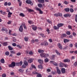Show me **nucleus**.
Wrapping results in <instances>:
<instances>
[{
  "mask_svg": "<svg viewBox=\"0 0 77 77\" xmlns=\"http://www.w3.org/2000/svg\"><path fill=\"white\" fill-rule=\"evenodd\" d=\"M9 66L10 68H14V66H15V62H12L11 64L9 65Z\"/></svg>",
  "mask_w": 77,
  "mask_h": 77,
  "instance_id": "f257e3e1",
  "label": "nucleus"
},
{
  "mask_svg": "<svg viewBox=\"0 0 77 77\" xmlns=\"http://www.w3.org/2000/svg\"><path fill=\"white\" fill-rule=\"evenodd\" d=\"M26 2V3H27V4H30L31 5H33V4L30 0H27Z\"/></svg>",
  "mask_w": 77,
  "mask_h": 77,
  "instance_id": "f03ea898",
  "label": "nucleus"
},
{
  "mask_svg": "<svg viewBox=\"0 0 77 77\" xmlns=\"http://www.w3.org/2000/svg\"><path fill=\"white\" fill-rule=\"evenodd\" d=\"M40 56L42 57H47V54L44 53H42L40 54Z\"/></svg>",
  "mask_w": 77,
  "mask_h": 77,
  "instance_id": "7ed1b4c3",
  "label": "nucleus"
},
{
  "mask_svg": "<svg viewBox=\"0 0 77 77\" xmlns=\"http://www.w3.org/2000/svg\"><path fill=\"white\" fill-rule=\"evenodd\" d=\"M56 69H57V73L58 74H60L61 73V71H60V69H59V67H56Z\"/></svg>",
  "mask_w": 77,
  "mask_h": 77,
  "instance_id": "20e7f679",
  "label": "nucleus"
},
{
  "mask_svg": "<svg viewBox=\"0 0 77 77\" xmlns=\"http://www.w3.org/2000/svg\"><path fill=\"white\" fill-rule=\"evenodd\" d=\"M57 45L58 46L59 48L60 49V50L62 49V45L60 43H58L57 44Z\"/></svg>",
  "mask_w": 77,
  "mask_h": 77,
  "instance_id": "39448f33",
  "label": "nucleus"
},
{
  "mask_svg": "<svg viewBox=\"0 0 77 77\" xmlns=\"http://www.w3.org/2000/svg\"><path fill=\"white\" fill-rule=\"evenodd\" d=\"M63 23H59L57 25V26L58 27V28L59 29V27L63 26Z\"/></svg>",
  "mask_w": 77,
  "mask_h": 77,
  "instance_id": "423d86ee",
  "label": "nucleus"
},
{
  "mask_svg": "<svg viewBox=\"0 0 77 77\" xmlns=\"http://www.w3.org/2000/svg\"><path fill=\"white\" fill-rule=\"evenodd\" d=\"M24 64L26 66H27L29 65V64H28V62L26 61H24Z\"/></svg>",
  "mask_w": 77,
  "mask_h": 77,
  "instance_id": "0eeeda50",
  "label": "nucleus"
},
{
  "mask_svg": "<svg viewBox=\"0 0 77 77\" xmlns=\"http://www.w3.org/2000/svg\"><path fill=\"white\" fill-rule=\"evenodd\" d=\"M59 65L60 67H63V66H64V64L62 63L61 62L59 63Z\"/></svg>",
  "mask_w": 77,
  "mask_h": 77,
  "instance_id": "6e6552de",
  "label": "nucleus"
},
{
  "mask_svg": "<svg viewBox=\"0 0 77 77\" xmlns=\"http://www.w3.org/2000/svg\"><path fill=\"white\" fill-rule=\"evenodd\" d=\"M23 26L22 25H21L20 27V32H23Z\"/></svg>",
  "mask_w": 77,
  "mask_h": 77,
  "instance_id": "1a4fd4ad",
  "label": "nucleus"
},
{
  "mask_svg": "<svg viewBox=\"0 0 77 77\" xmlns=\"http://www.w3.org/2000/svg\"><path fill=\"white\" fill-rule=\"evenodd\" d=\"M32 28L34 30H36V29H37V28L36 26H35L33 25H32Z\"/></svg>",
  "mask_w": 77,
  "mask_h": 77,
  "instance_id": "9d476101",
  "label": "nucleus"
},
{
  "mask_svg": "<svg viewBox=\"0 0 77 77\" xmlns=\"http://www.w3.org/2000/svg\"><path fill=\"white\" fill-rule=\"evenodd\" d=\"M38 2L40 3H44L45 0H37Z\"/></svg>",
  "mask_w": 77,
  "mask_h": 77,
  "instance_id": "9b49d317",
  "label": "nucleus"
},
{
  "mask_svg": "<svg viewBox=\"0 0 77 77\" xmlns=\"http://www.w3.org/2000/svg\"><path fill=\"white\" fill-rule=\"evenodd\" d=\"M50 62L51 63H52L53 64H54L55 66H57V63H54V62L52 61H50Z\"/></svg>",
  "mask_w": 77,
  "mask_h": 77,
  "instance_id": "f8f14e48",
  "label": "nucleus"
},
{
  "mask_svg": "<svg viewBox=\"0 0 77 77\" xmlns=\"http://www.w3.org/2000/svg\"><path fill=\"white\" fill-rule=\"evenodd\" d=\"M71 15L69 14H65L64 15V17H71Z\"/></svg>",
  "mask_w": 77,
  "mask_h": 77,
  "instance_id": "ddd939ff",
  "label": "nucleus"
},
{
  "mask_svg": "<svg viewBox=\"0 0 77 77\" xmlns=\"http://www.w3.org/2000/svg\"><path fill=\"white\" fill-rule=\"evenodd\" d=\"M12 13H11L10 12H9L8 14V17L10 18L11 17V15H12Z\"/></svg>",
  "mask_w": 77,
  "mask_h": 77,
  "instance_id": "4468645a",
  "label": "nucleus"
},
{
  "mask_svg": "<svg viewBox=\"0 0 77 77\" xmlns=\"http://www.w3.org/2000/svg\"><path fill=\"white\" fill-rule=\"evenodd\" d=\"M28 63H32V62H33V59H32V58H30V59H29L28 60Z\"/></svg>",
  "mask_w": 77,
  "mask_h": 77,
  "instance_id": "2eb2a0df",
  "label": "nucleus"
},
{
  "mask_svg": "<svg viewBox=\"0 0 77 77\" xmlns=\"http://www.w3.org/2000/svg\"><path fill=\"white\" fill-rule=\"evenodd\" d=\"M64 62H69L70 60L68 59H66L64 60Z\"/></svg>",
  "mask_w": 77,
  "mask_h": 77,
  "instance_id": "dca6fc26",
  "label": "nucleus"
},
{
  "mask_svg": "<svg viewBox=\"0 0 77 77\" xmlns=\"http://www.w3.org/2000/svg\"><path fill=\"white\" fill-rule=\"evenodd\" d=\"M8 48L9 50H13V48L11 47V46H8Z\"/></svg>",
  "mask_w": 77,
  "mask_h": 77,
  "instance_id": "f3484780",
  "label": "nucleus"
},
{
  "mask_svg": "<svg viewBox=\"0 0 77 77\" xmlns=\"http://www.w3.org/2000/svg\"><path fill=\"white\" fill-rule=\"evenodd\" d=\"M38 61L40 63H43V60L41 59H39L38 60Z\"/></svg>",
  "mask_w": 77,
  "mask_h": 77,
  "instance_id": "a211bd4d",
  "label": "nucleus"
},
{
  "mask_svg": "<svg viewBox=\"0 0 77 77\" xmlns=\"http://www.w3.org/2000/svg\"><path fill=\"white\" fill-rule=\"evenodd\" d=\"M20 17H25V15L23 13H20Z\"/></svg>",
  "mask_w": 77,
  "mask_h": 77,
  "instance_id": "6ab92c4d",
  "label": "nucleus"
},
{
  "mask_svg": "<svg viewBox=\"0 0 77 77\" xmlns=\"http://www.w3.org/2000/svg\"><path fill=\"white\" fill-rule=\"evenodd\" d=\"M54 28L55 30H58L59 29V27L58 26L57 27L56 26H54Z\"/></svg>",
  "mask_w": 77,
  "mask_h": 77,
  "instance_id": "aec40b11",
  "label": "nucleus"
},
{
  "mask_svg": "<svg viewBox=\"0 0 77 77\" xmlns=\"http://www.w3.org/2000/svg\"><path fill=\"white\" fill-rule=\"evenodd\" d=\"M61 72L62 73H65V69L63 68L61 69Z\"/></svg>",
  "mask_w": 77,
  "mask_h": 77,
  "instance_id": "412c9836",
  "label": "nucleus"
},
{
  "mask_svg": "<svg viewBox=\"0 0 77 77\" xmlns=\"http://www.w3.org/2000/svg\"><path fill=\"white\" fill-rule=\"evenodd\" d=\"M27 10L28 11V12H34V11L33 10L31 9H28Z\"/></svg>",
  "mask_w": 77,
  "mask_h": 77,
  "instance_id": "4be33fe9",
  "label": "nucleus"
},
{
  "mask_svg": "<svg viewBox=\"0 0 77 77\" xmlns=\"http://www.w3.org/2000/svg\"><path fill=\"white\" fill-rule=\"evenodd\" d=\"M0 62L2 63H5V60H4V59H2L0 60Z\"/></svg>",
  "mask_w": 77,
  "mask_h": 77,
  "instance_id": "5701e85b",
  "label": "nucleus"
},
{
  "mask_svg": "<svg viewBox=\"0 0 77 77\" xmlns=\"http://www.w3.org/2000/svg\"><path fill=\"white\" fill-rule=\"evenodd\" d=\"M38 67L40 69H42V68H43V67L41 65H38Z\"/></svg>",
  "mask_w": 77,
  "mask_h": 77,
  "instance_id": "b1692460",
  "label": "nucleus"
},
{
  "mask_svg": "<svg viewBox=\"0 0 77 77\" xmlns=\"http://www.w3.org/2000/svg\"><path fill=\"white\" fill-rule=\"evenodd\" d=\"M38 52L39 53H43L44 52V51L42 50H41L40 49H39L38 51Z\"/></svg>",
  "mask_w": 77,
  "mask_h": 77,
  "instance_id": "393cba45",
  "label": "nucleus"
},
{
  "mask_svg": "<svg viewBox=\"0 0 77 77\" xmlns=\"http://www.w3.org/2000/svg\"><path fill=\"white\" fill-rule=\"evenodd\" d=\"M69 40L67 39H64V43L68 42H69Z\"/></svg>",
  "mask_w": 77,
  "mask_h": 77,
  "instance_id": "a878e982",
  "label": "nucleus"
},
{
  "mask_svg": "<svg viewBox=\"0 0 77 77\" xmlns=\"http://www.w3.org/2000/svg\"><path fill=\"white\" fill-rule=\"evenodd\" d=\"M5 54L6 56H9V52L8 51L6 52L5 53Z\"/></svg>",
  "mask_w": 77,
  "mask_h": 77,
  "instance_id": "bb28decb",
  "label": "nucleus"
},
{
  "mask_svg": "<svg viewBox=\"0 0 77 77\" xmlns=\"http://www.w3.org/2000/svg\"><path fill=\"white\" fill-rule=\"evenodd\" d=\"M64 11L66 12H69V8H66L64 9Z\"/></svg>",
  "mask_w": 77,
  "mask_h": 77,
  "instance_id": "cd10ccee",
  "label": "nucleus"
},
{
  "mask_svg": "<svg viewBox=\"0 0 77 77\" xmlns=\"http://www.w3.org/2000/svg\"><path fill=\"white\" fill-rule=\"evenodd\" d=\"M38 6L39 7V8H42V4H38Z\"/></svg>",
  "mask_w": 77,
  "mask_h": 77,
  "instance_id": "c85d7f7f",
  "label": "nucleus"
},
{
  "mask_svg": "<svg viewBox=\"0 0 77 77\" xmlns=\"http://www.w3.org/2000/svg\"><path fill=\"white\" fill-rule=\"evenodd\" d=\"M28 23L30 24H33V22L32 21V20H29L28 21Z\"/></svg>",
  "mask_w": 77,
  "mask_h": 77,
  "instance_id": "c756f323",
  "label": "nucleus"
},
{
  "mask_svg": "<svg viewBox=\"0 0 77 77\" xmlns=\"http://www.w3.org/2000/svg\"><path fill=\"white\" fill-rule=\"evenodd\" d=\"M24 40L25 41L27 42V41H28V37H25L24 38Z\"/></svg>",
  "mask_w": 77,
  "mask_h": 77,
  "instance_id": "7c9ffc66",
  "label": "nucleus"
},
{
  "mask_svg": "<svg viewBox=\"0 0 77 77\" xmlns=\"http://www.w3.org/2000/svg\"><path fill=\"white\" fill-rule=\"evenodd\" d=\"M12 45L13 47H16V46H17V44L15 43H12Z\"/></svg>",
  "mask_w": 77,
  "mask_h": 77,
  "instance_id": "2f4dec72",
  "label": "nucleus"
},
{
  "mask_svg": "<svg viewBox=\"0 0 77 77\" xmlns=\"http://www.w3.org/2000/svg\"><path fill=\"white\" fill-rule=\"evenodd\" d=\"M10 52L11 53V54H15L16 53L15 51H10Z\"/></svg>",
  "mask_w": 77,
  "mask_h": 77,
  "instance_id": "473e14b6",
  "label": "nucleus"
},
{
  "mask_svg": "<svg viewBox=\"0 0 77 77\" xmlns=\"http://www.w3.org/2000/svg\"><path fill=\"white\" fill-rule=\"evenodd\" d=\"M4 46H6V45H8V44L7 43V42H4L3 44Z\"/></svg>",
  "mask_w": 77,
  "mask_h": 77,
  "instance_id": "72a5a7b5",
  "label": "nucleus"
},
{
  "mask_svg": "<svg viewBox=\"0 0 77 77\" xmlns=\"http://www.w3.org/2000/svg\"><path fill=\"white\" fill-rule=\"evenodd\" d=\"M0 12L3 15H5V12H3V11L2 10H1Z\"/></svg>",
  "mask_w": 77,
  "mask_h": 77,
  "instance_id": "f704fd0d",
  "label": "nucleus"
},
{
  "mask_svg": "<svg viewBox=\"0 0 77 77\" xmlns=\"http://www.w3.org/2000/svg\"><path fill=\"white\" fill-rule=\"evenodd\" d=\"M48 43L47 42H44V45H45V46L47 45H48Z\"/></svg>",
  "mask_w": 77,
  "mask_h": 77,
  "instance_id": "c9c22d12",
  "label": "nucleus"
},
{
  "mask_svg": "<svg viewBox=\"0 0 77 77\" xmlns=\"http://www.w3.org/2000/svg\"><path fill=\"white\" fill-rule=\"evenodd\" d=\"M64 3L65 5H68V3H69V2H68L66 1H65L64 2Z\"/></svg>",
  "mask_w": 77,
  "mask_h": 77,
  "instance_id": "e433bc0d",
  "label": "nucleus"
},
{
  "mask_svg": "<svg viewBox=\"0 0 77 77\" xmlns=\"http://www.w3.org/2000/svg\"><path fill=\"white\" fill-rule=\"evenodd\" d=\"M55 52L58 55H60V53L57 50L55 51Z\"/></svg>",
  "mask_w": 77,
  "mask_h": 77,
  "instance_id": "4c0bfd02",
  "label": "nucleus"
},
{
  "mask_svg": "<svg viewBox=\"0 0 77 77\" xmlns=\"http://www.w3.org/2000/svg\"><path fill=\"white\" fill-rule=\"evenodd\" d=\"M66 34H67L68 35H69L71 34V32H70V31H67L66 32Z\"/></svg>",
  "mask_w": 77,
  "mask_h": 77,
  "instance_id": "58836bf2",
  "label": "nucleus"
},
{
  "mask_svg": "<svg viewBox=\"0 0 77 77\" xmlns=\"http://www.w3.org/2000/svg\"><path fill=\"white\" fill-rule=\"evenodd\" d=\"M45 62H48L49 60H48V59L46 58L45 59Z\"/></svg>",
  "mask_w": 77,
  "mask_h": 77,
  "instance_id": "ea45409f",
  "label": "nucleus"
},
{
  "mask_svg": "<svg viewBox=\"0 0 77 77\" xmlns=\"http://www.w3.org/2000/svg\"><path fill=\"white\" fill-rule=\"evenodd\" d=\"M31 66H32V68H34V69H36V66H35L33 65H31Z\"/></svg>",
  "mask_w": 77,
  "mask_h": 77,
  "instance_id": "a19ab883",
  "label": "nucleus"
},
{
  "mask_svg": "<svg viewBox=\"0 0 77 77\" xmlns=\"http://www.w3.org/2000/svg\"><path fill=\"white\" fill-rule=\"evenodd\" d=\"M62 14L60 13H58V16H60V17H62Z\"/></svg>",
  "mask_w": 77,
  "mask_h": 77,
  "instance_id": "79ce46f5",
  "label": "nucleus"
},
{
  "mask_svg": "<svg viewBox=\"0 0 77 77\" xmlns=\"http://www.w3.org/2000/svg\"><path fill=\"white\" fill-rule=\"evenodd\" d=\"M55 57V55H53L51 57V59H54Z\"/></svg>",
  "mask_w": 77,
  "mask_h": 77,
  "instance_id": "37998d69",
  "label": "nucleus"
},
{
  "mask_svg": "<svg viewBox=\"0 0 77 77\" xmlns=\"http://www.w3.org/2000/svg\"><path fill=\"white\" fill-rule=\"evenodd\" d=\"M70 11L71 12H72H72H74V10L72 8H70Z\"/></svg>",
  "mask_w": 77,
  "mask_h": 77,
  "instance_id": "c03bdc74",
  "label": "nucleus"
},
{
  "mask_svg": "<svg viewBox=\"0 0 77 77\" xmlns=\"http://www.w3.org/2000/svg\"><path fill=\"white\" fill-rule=\"evenodd\" d=\"M37 77H42V76H41V74H38L37 75Z\"/></svg>",
  "mask_w": 77,
  "mask_h": 77,
  "instance_id": "a18cd8bd",
  "label": "nucleus"
},
{
  "mask_svg": "<svg viewBox=\"0 0 77 77\" xmlns=\"http://www.w3.org/2000/svg\"><path fill=\"white\" fill-rule=\"evenodd\" d=\"M66 36V35L65 34H63L62 35V37H65V36Z\"/></svg>",
  "mask_w": 77,
  "mask_h": 77,
  "instance_id": "49530a36",
  "label": "nucleus"
},
{
  "mask_svg": "<svg viewBox=\"0 0 77 77\" xmlns=\"http://www.w3.org/2000/svg\"><path fill=\"white\" fill-rule=\"evenodd\" d=\"M36 10H37V11H40L41 10L40 8H36Z\"/></svg>",
  "mask_w": 77,
  "mask_h": 77,
  "instance_id": "de8ad7c7",
  "label": "nucleus"
},
{
  "mask_svg": "<svg viewBox=\"0 0 77 77\" xmlns=\"http://www.w3.org/2000/svg\"><path fill=\"white\" fill-rule=\"evenodd\" d=\"M33 54V53L32 51H30L29 52V54H30L31 55H32Z\"/></svg>",
  "mask_w": 77,
  "mask_h": 77,
  "instance_id": "09e8293b",
  "label": "nucleus"
},
{
  "mask_svg": "<svg viewBox=\"0 0 77 77\" xmlns=\"http://www.w3.org/2000/svg\"><path fill=\"white\" fill-rule=\"evenodd\" d=\"M26 65H23L22 66V67L23 68H26Z\"/></svg>",
  "mask_w": 77,
  "mask_h": 77,
  "instance_id": "8fccbe9b",
  "label": "nucleus"
},
{
  "mask_svg": "<svg viewBox=\"0 0 77 77\" xmlns=\"http://www.w3.org/2000/svg\"><path fill=\"white\" fill-rule=\"evenodd\" d=\"M6 74L4 73L2 75V77H6Z\"/></svg>",
  "mask_w": 77,
  "mask_h": 77,
  "instance_id": "3c124183",
  "label": "nucleus"
},
{
  "mask_svg": "<svg viewBox=\"0 0 77 77\" xmlns=\"http://www.w3.org/2000/svg\"><path fill=\"white\" fill-rule=\"evenodd\" d=\"M22 64H23V61H21L20 62V66H21V65H22Z\"/></svg>",
  "mask_w": 77,
  "mask_h": 77,
  "instance_id": "603ef678",
  "label": "nucleus"
},
{
  "mask_svg": "<svg viewBox=\"0 0 77 77\" xmlns=\"http://www.w3.org/2000/svg\"><path fill=\"white\" fill-rule=\"evenodd\" d=\"M33 73L34 74H38V72L35 71L33 72Z\"/></svg>",
  "mask_w": 77,
  "mask_h": 77,
  "instance_id": "864d4df0",
  "label": "nucleus"
},
{
  "mask_svg": "<svg viewBox=\"0 0 77 77\" xmlns=\"http://www.w3.org/2000/svg\"><path fill=\"white\" fill-rule=\"evenodd\" d=\"M39 13L41 14H43V11H41V10L39 11Z\"/></svg>",
  "mask_w": 77,
  "mask_h": 77,
  "instance_id": "5fc2aeb1",
  "label": "nucleus"
},
{
  "mask_svg": "<svg viewBox=\"0 0 77 77\" xmlns=\"http://www.w3.org/2000/svg\"><path fill=\"white\" fill-rule=\"evenodd\" d=\"M75 21H77V14L76 15L75 17Z\"/></svg>",
  "mask_w": 77,
  "mask_h": 77,
  "instance_id": "6e6d98bb",
  "label": "nucleus"
},
{
  "mask_svg": "<svg viewBox=\"0 0 77 77\" xmlns=\"http://www.w3.org/2000/svg\"><path fill=\"white\" fill-rule=\"evenodd\" d=\"M8 24H11V22L10 21L7 22Z\"/></svg>",
  "mask_w": 77,
  "mask_h": 77,
  "instance_id": "4d7b16f0",
  "label": "nucleus"
},
{
  "mask_svg": "<svg viewBox=\"0 0 77 77\" xmlns=\"http://www.w3.org/2000/svg\"><path fill=\"white\" fill-rule=\"evenodd\" d=\"M16 66H19L20 65V63H16Z\"/></svg>",
  "mask_w": 77,
  "mask_h": 77,
  "instance_id": "13d9d810",
  "label": "nucleus"
},
{
  "mask_svg": "<svg viewBox=\"0 0 77 77\" xmlns=\"http://www.w3.org/2000/svg\"><path fill=\"white\" fill-rule=\"evenodd\" d=\"M23 69H20V72H23Z\"/></svg>",
  "mask_w": 77,
  "mask_h": 77,
  "instance_id": "bf43d9fd",
  "label": "nucleus"
},
{
  "mask_svg": "<svg viewBox=\"0 0 77 77\" xmlns=\"http://www.w3.org/2000/svg\"><path fill=\"white\" fill-rule=\"evenodd\" d=\"M4 5L5 6H7V5H8V2H5L4 3Z\"/></svg>",
  "mask_w": 77,
  "mask_h": 77,
  "instance_id": "052dcab7",
  "label": "nucleus"
},
{
  "mask_svg": "<svg viewBox=\"0 0 77 77\" xmlns=\"http://www.w3.org/2000/svg\"><path fill=\"white\" fill-rule=\"evenodd\" d=\"M24 59L25 60H27L29 59V58L25 57Z\"/></svg>",
  "mask_w": 77,
  "mask_h": 77,
  "instance_id": "680f3d73",
  "label": "nucleus"
},
{
  "mask_svg": "<svg viewBox=\"0 0 77 77\" xmlns=\"http://www.w3.org/2000/svg\"><path fill=\"white\" fill-rule=\"evenodd\" d=\"M49 40L50 42H53V41L52 40V39H49Z\"/></svg>",
  "mask_w": 77,
  "mask_h": 77,
  "instance_id": "e2e57ef3",
  "label": "nucleus"
},
{
  "mask_svg": "<svg viewBox=\"0 0 77 77\" xmlns=\"http://www.w3.org/2000/svg\"><path fill=\"white\" fill-rule=\"evenodd\" d=\"M69 46L70 47H72V44H70L69 45Z\"/></svg>",
  "mask_w": 77,
  "mask_h": 77,
  "instance_id": "0e129e2a",
  "label": "nucleus"
},
{
  "mask_svg": "<svg viewBox=\"0 0 77 77\" xmlns=\"http://www.w3.org/2000/svg\"><path fill=\"white\" fill-rule=\"evenodd\" d=\"M22 25L23 26H26L25 25V23H24L23 22L22 24Z\"/></svg>",
  "mask_w": 77,
  "mask_h": 77,
  "instance_id": "69168bd1",
  "label": "nucleus"
},
{
  "mask_svg": "<svg viewBox=\"0 0 77 77\" xmlns=\"http://www.w3.org/2000/svg\"><path fill=\"white\" fill-rule=\"evenodd\" d=\"M47 21L49 23H51V21H50V20H48Z\"/></svg>",
  "mask_w": 77,
  "mask_h": 77,
  "instance_id": "338daca9",
  "label": "nucleus"
},
{
  "mask_svg": "<svg viewBox=\"0 0 77 77\" xmlns=\"http://www.w3.org/2000/svg\"><path fill=\"white\" fill-rule=\"evenodd\" d=\"M69 29H72V27L71 26H68Z\"/></svg>",
  "mask_w": 77,
  "mask_h": 77,
  "instance_id": "774afa93",
  "label": "nucleus"
}]
</instances>
